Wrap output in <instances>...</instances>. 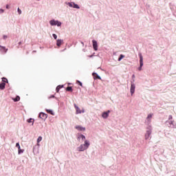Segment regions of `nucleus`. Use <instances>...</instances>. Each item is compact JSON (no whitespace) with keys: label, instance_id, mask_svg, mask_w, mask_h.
Wrapping results in <instances>:
<instances>
[{"label":"nucleus","instance_id":"1","mask_svg":"<svg viewBox=\"0 0 176 176\" xmlns=\"http://www.w3.org/2000/svg\"><path fill=\"white\" fill-rule=\"evenodd\" d=\"M90 147V141L85 140L83 144H81L79 146L77 147L78 152H85V151H87Z\"/></svg>","mask_w":176,"mask_h":176},{"label":"nucleus","instance_id":"2","mask_svg":"<svg viewBox=\"0 0 176 176\" xmlns=\"http://www.w3.org/2000/svg\"><path fill=\"white\" fill-rule=\"evenodd\" d=\"M63 23H61V21H58V20H56V19H52L50 21V25L52 27H54L56 25V27H61Z\"/></svg>","mask_w":176,"mask_h":176},{"label":"nucleus","instance_id":"3","mask_svg":"<svg viewBox=\"0 0 176 176\" xmlns=\"http://www.w3.org/2000/svg\"><path fill=\"white\" fill-rule=\"evenodd\" d=\"M153 116V113H149L147 116V118H146V124H147V126L148 127H152V125H151V122H152V117Z\"/></svg>","mask_w":176,"mask_h":176},{"label":"nucleus","instance_id":"4","mask_svg":"<svg viewBox=\"0 0 176 176\" xmlns=\"http://www.w3.org/2000/svg\"><path fill=\"white\" fill-rule=\"evenodd\" d=\"M66 5H67V6H69V8H73V9H80V7L79 6V5H78L77 3H76L74 1L67 2V3H66Z\"/></svg>","mask_w":176,"mask_h":176},{"label":"nucleus","instance_id":"5","mask_svg":"<svg viewBox=\"0 0 176 176\" xmlns=\"http://www.w3.org/2000/svg\"><path fill=\"white\" fill-rule=\"evenodd\" d=\"M140 57V67H138V71H142V67H144V56H142V54L139 53Z\"/></svg>","mask_w":176,"mask_h":176},{"label":"nucleus","instance_id":"6","mask_svg":"<svg viewBox=\"0 0 176 176\" xmlns=\"http://www.w3.org/2000/svg\"><path fill=\"white\" fill-rule=\"evenodd\" d=\"M151 134H152V126H147V131L145 134V140H149V138H151Z\"/></svg>","mask_w":176,"mask_h":176},{"label":"nucleus","instance_id":"7","mask_svg":"<svg viewBox=\"0 0 176 176\" xmlns=\"http://www.w3.org/2000/svg\"><path fill=\"white\" fill-rule=\"evenodd\" d=\"M166 124L169 129H176V124H174V121L168 120L166 122Z\"/></svg>","mask_w":176,"mask_h":176},{"label":"nucleus","instance_id":"8","mask_svg":"<svg viewBox=\"0 0 176 176\" xmlns=\"http://www.w3.org/2000/svg\"><path fill=\"white\" fill-rule=\"evenodd\" d=\"M76 138L78 141H84V142L85 141H88L86 140V136L82 133H78Z\"/></svg>","mask_w":176,"mask_h":176},{"label":"nucleus","instance_id":"9","mask_svg":"<svg viewBox=\"0 0 176 176\" xmlns=\"http://www.w3.org/2000/svg\"><path fill=\"white\" fill-rule=\"evenodd\" d=\"M135 92V84L134 83V80L131 82V88H130V93L131 95L133 96Z\"/></svg>","mask_w":176,"mask_h":176},{"label":"nucleus","instance_id":"10","mask_svg":"<svg viewBox=\"0 0 176 176\" xmlns=\"http://www.w3.org/2000/svg\"><path fill=\"white\" fill-rule=\"evenodd\" d=\"M74 108L76 109V115L79 114V113H85V109L80 110V108H79V107H78V105H76V104H74Z\"/></svg>","mask_w":176,"mask_h":176},{"label":"nucleus","instance_id":"11","mask_svg":"<svg viewBox=\"0 0 176 176\" xmlns=\"http://www.w3.org/2000/svg\"><path fill=\"white\" fill-rule=\"evenodd\" d=\"M109 113H111V111L108 110L107 111H104L102 113V118L103 119H108V117L109 116Z\"/></svg>","mask_w":176,"mask_h":176},{"label":"nucleus","instance_id":"12","mask_svg":"<svg viewBox=\"0 0 176 176\" xmlns=\"http://www.w3.org/2000/svg\"><path fill=\"white\" fill-rule=\"evenodd\" d=\"M74 129L78 131H86V127H83L80 125H76L74 126Z\"/></svg>","mask_w":176,"mask_h":176},{"label":"nucleus","instance_id":"13","mask_svg":"<svg viewBox=\"0 0 176 176\" xmlns=\"http://www.w3.org/2000/svg\"><path fill=\"white\" fill-rule=\"evenodd\" d=\"M16 148H18V155H21V153H24V149H21L19 143L16 144Z\"/></svg>","mask_w":176,"mask_h":176},{"label":"nucleus","instance_id":"14","mask_svg":"<svg viewBox=\"0 0 176 176\" xmlns=\"http://www.w3.org/2000/svg\"><path fill=\"white\" fill-rule=\"evenodd\" d=\"M92 43H93V47H94V50L97 52V50H98V44L97 43V41L96 40H93L92 41Z\"/></svg>","mask_w":176,"mask_h":176},{"label":"nucleus","instance_id":"15","mask_svg":"<svg viewBox=\"0 0 176 176\" xmlns=\"http://www.w3.org/2000/svg\"><path fill=\"white\" fill-rule=\"evenodd\" d=\"M39 118H40L41 119H46V118H47V115H46V114H45V113H41L39 114Z\"/></svg>","mask_w":176,"mask_h":176},{"label":"nucleus","instance_id":"16","mask_svg":"<svg viewBox=\"0 0 176 176\" xmlns=\"http://www.w3.org/2000/svg\"><path fill=\"white\" fill-rule=\"evenodd\" d=\"M61 43H63V40H61V39H58V40L56 41V45H57V46H58V47L61 46Z\"/></svg>","mask_w":176,"mask_h":176},{"label":"nucleus","instance_id":"17","mask_svg":"<svg viewBox=\"0 0 176 176\" xmlns=\"http://www.w3.org/2000/svg\"><path fill=\"white\" fill-rule=\"evenodd\" d=\"M5 86H6V84L5 82L0 83V89H1V90H3L5 89Z\"/></svg>","mask_w":176,"mask_h":176},{"label":"nucleus","instance_id":"18","mask_svg":"<svg viewBox=\"0 0 176 176\" xmlns=\"http://www.w3.org/2000/svg\"><path fill=\"white\" fill-rule=\"evenodd\" d=\"M63 87H64L63 85H58V86L56 87V92L58 93V91H60V89H63Z\"/></svg>","mask_w":176,"mask_h":176},{"label":"nucleus","instance_id":"19","mask_svg":"<svg viewBox=\"0 0 176 176\" xmlns=\"http://www.w3.org/2000/svg\"><path fill=\"white\" fill-rule=\"evenodd\" d=\"M46 111L47 112V113H50L51 115L54 116V112H53V110H52V109H46Z\"/></svg>","mask_w":176,"mask_h":176},{"label":"nucleus","instance_id":"20","mask_svg":"<svg viewBox=\"0 0 176 176\" xmlns=\"http://www.w3.org/2000/svg\"><path fill=\"white\" fill-rule=\"evenodd\" d=\"M28 123H32V126H34V120L32 118H30L27 120Z\"/></svg>","mask_w":176,"mask_h":176},{"label":"nucleus","instance_id":"21","mask_svg":"<svg viewBox=\"0 0 176 176\" xmlns=\"http://www.w3.org/2000/svg\"><path fill=\"white\" fill-rule=\"evenodd\" d=\"M93 76H95V75H96V79H101V76H100L98 74H97V73H93L92 74Z\"/></svg>","mask_w":176,"mask_h":176},{"label":"nucleus","instance_id":"22","mask_svg":"<svg viewBox=\"0 0 176 176\" xmlns=\"http://www.w3.org/2000/svg\"><path fill=\"white\" fill-rule=\"evenodd\" d=\"M13 100L16 102L17 101H20V96H16L15 98H13Z\"/></svg>","mask_w":176,"mask_h":176},{"label":"nucleus","instance_id":"23","mask_svg":"<svg viewBox=\"0 0 176 176\" xmlns=\"http://www.w3.org/2000/svg\"><path fill=\"white\" fill-rule=\"evenodd\" d=\"M123 58H124V55L121 54L120 56V58H118V61H122V60H123Z\"/></svg>","mask_w":176,"mask_h":176},{"label":"nucleus","instance_id":"24","mask_svg":"<svg viewBox=\"0 0 176 176\" xmlns=\"http://www.w3.org/2000/svg\"><path fill=\"white\" fill-rule=\"evenodd\" d=\"M41 141H42V136H39L37 138V140H36L37 144H39V142H41Z\"/></svg>","mask_w":176,"mask_h":176},{"label":"nucleus","instance_id":"25","mask_svg":"<svg viewBox=\"0 0 176 176\" xmlns=\"http://www.w3.org/2000/svg\"><path fill=\"white\" fill-rule=\"evenodd\" d=\"M33 153L34 155H38L39 153V150H37L36 151H35V147L33 148Z\"/></svg>","mask_w":176,"mask_h":176},{"label":"nucleus","instance_id":"26","mask_svg":"<svg viewBox=\"0 0 176 176\" xmlns=\"http://www.w3.org/2000/svg\"><path fill=\"white\" fill-rule=\"evenodd\" d=\"M17 12H18V14H21V13H23V11H21V10L20 9V8H17Z\"/></svg>","mask_w":176,"mask_h":176},{"label":"nucleus","instance_id":"27","mask_svg":"<svg viewBox=\"0 0 176 176\" xmlns=\"http://www.w3.org/2000/svg\"><path fill=\"white\" fill-rule=\"evenodd\" d=\"M3 13H5V10L0 8V14H2Z\"/></svg>","mask_w":176,"mask_h":176},{"label":"nucleus","instance_id":"28","mask_svg":"<svg viewBox=\"0 0 176 176\" xmlns=\"http://www.w3.org/2000/svg\"><path fill=\"white\" fill-rule=\"evenodd\" d=\"M67 91H72V87H68L67 88Z\"/></svg>","mask_w":176,"mask_h":176},{"label":"nucleus","instance_id":"29","mask_svg":"<svg viewBox=\"0 0 176 176\" xmlns=\"http://www.w3.org/2000/svg\"><path fill=\"white\" fill-rule=\"evenodd\" d=\"M3 39H4V41H6V39H8V36L7 35H3Z\"/></svg>","mask_w":176,"mask_h":176},{"label":"nucleus","instance_id":"30","mask_svg":"<svg viewBox=\"0 0 176 176\" xmlns=\"http://www.w3.org/2000/svg\"><path fill=\"white\" fill-rule=\"evenodd\" d=\"M52 36L54 39H57V35L56 34H53Z\"/></svg>","mask_w":176,"mask_h":176},{"label":"nucleus","instance_id":"31","mask_svg":"<svg viewBox=\"0 0 176 176\" xmlns=\"http://www.w3.org/2000/svg\"><path fill=\"white\" fill-rule=\"evenodd\" d=\"M2 80L3 82H8V79H6V78H3Z\"/></svg>","mask_w":176,"mask_h":176},{"label":"nucleus","instance_id":"32","mask_svg":"<svg viewBox=\"0 0 176 176\" xmlns=\"http://www.w3.org/2000/svg\"><path fill=\"white\" fill-rule=\"evenodd\" d=\"M171 119H173V116H168V120H171Z\"/></svg>","mask_w":176,"mask_h":176},{"label":"nucleus","instance_id":"33","mask_svg":"<svg viewBox=\"0 0 176 176\" xmlns=\"http://www.w3.org/2000/svg\"><path fill=\"white\" fill-rule=\"evenodd\" d=\"M6 9H10V7L9 6V5L7 4V5L6 6Z\"/></svg>","mask_w":176,"mask_h":176},{"label":"nucleus","instance_id":"34","mask_svg":"<svg viewBox=\"0 0 176 176\" xmlns=\"http://www.w3.org/2000/svg\"><path fill=\"white\" fill-rule=\"evenodd\" d=\"M54 97H55L54 95H52V96H50L49 98H54Z\"/></svg>","mask_w":176,"mask_h":176},{"label":"nucleus","instance_id":"35","mask_svg":"<svg viewBox=\"0 0 176 176\" xmlns=\"http://www.w3.org/2000/svg\"><path fill=\"white\" fill-rule=\"evenodd\" d=\"M0 49H4L5 50V47L0 46Z\"/></svg>","mask_w":176,"mask_h":176},{"label":"nucleus","instance_id":"36","mask_svg":"<svg viewBox=\"0 0 176 176\" xmlns=\"http://www.w3.org/2000/svg\"><path fill=\"white\" fill-rule=\"evenodd\" d=\"M79 85H80V86H81V87L83 86V84H82V82H80Z\"/></svg>","mask_w":176,"mask_h":176},{"label":"nucleus","instance_id":"37","mask_svg":"<svg viewBox=\"0 0 176 176\" xmlns=\"http://www.w3.org/2000/svg\"><path fill=\"white\" fill-rule=\"evenodd\" d=\"M81 82L80 81H79V80H77V83H80Z\"/></svg>","mask_w":176,"mask_h":176},{"label":"nucleus","instance_id":"38","mask_svg":"<svg viewBox=\"0 0 176 176\" xmlns=\"http://www.w3.org/2000/svg\"><path fill=\"white\" fill-rule=\"evenodd\" d=\"M132 78H135V76L133 75V76H132Z\"/></svg>","mask_w":176,"mask_h":176},{"label":"nucleus","instance_id":"39","mask_svg":"<svg viewBox=\"0 0 176 176\" xmlns=\"http://www.w3.org/2000/svg\"><path fill=\"white\" fill-rule=\"evenodd\" d=\"M37 146H40L39 143H37Z\"/></svg>","mask_w":176,"mask_h":176},{"label":"nucleus","instance_id":"40","mask_svg":"<svg viewBox=\"0 0 176 176\" xmlns=\"http://www.w3.org/2000/svg\"><path fill=\"white\" fill-rule=\"evenodd\" d=\"M113 54H116V52H114Z\"/></svg>","mask_w":176,"mask_h":176},{"label":"nucleus","instance_id":"41","mask_svg":"<svg viewBox=\"0 0 176 176\" xmlns=\"http://www.w3.org/2000/svg\"><path fill=\"white\" fill-rule=\"evenodd\" d=\"M82 44L83 45V42H82Z\"/></svg>","mask_w":176,"mask_h":176},{"label":"nucleus","instance_id":"42","mask_svg":"<svg viewBox=\"0 0 176 176\" xmlns=\"http://www.w3.org/2000/svg\"><path fill=\"white\" fill-rule=\"evenodd\" d=\"M69 1H73V0H69Z\"/></svg>","mask_w":176,"mask_h":176},{"label":"nucleus","instance_id":"43","mask_svg":"<svg viewBox=\"0 0 176 176\" xmlns=\"http://www.w3.org/2000/svg\"><path fill=\"white\" fill-rule=\"evenodd\" d=\"M37 1H41V0H37Z\"/></svg>","mask_w":176,"mask_h":176}]
</instances>
